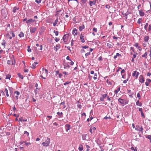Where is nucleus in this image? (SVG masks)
<instances>
[{
	"mask_svg": "<svg viewBox=\"0 0 151 151\" xmlns=\"http://www.w3.org/2000/svg\"><path fill=\"white\" fill-rule=\"evenodd\" d=\"M79 30L80 31H82L85 28V26L83 24H82L81 26L79 27Z\"/></svg>",
	"mask_w": 151,
	"mask_h": 151,
	"instance_id": "6ab92c4d",
	"label": "nucleus"
},
{
	"mask_svg": "<svg viewBox=\"0 0 151 151\" xmlns=\"http://www.w3.org/2000/svg\"><path fill=\"white\" fill-rule=\"evenodd\" d=\"M60 45L59 44H57L56 45V47L54 48V50L56 51L58 50L60 48Z\"/></svg>",
	"mask_w": 151,
	"mask_h": 151,
	"instance_id": "aec40b11",
	"label": "nucleus"
},
{
	"mask_svg": "<svg viewBox=\"0 0 151 151\" xmlns=\"http://www.w3.org/2000/svg\"><path fill=\"white\" fill-rule=\"evenodd\" d=\"M37 30V28L36 27H31L30 29V33L32 34L35 32Z\"/></svg>",
	"mask_w": 151,
	"mask_h": 151,
	"instance_id": "6e6552de",
	"label": "nucleus"
},
{
	"mask_svg": "<svg viewBox=\"0 0 151 151\" xmlns=\"http://www.w3.org/2000/svg\"><path fill=\"white\" fill-rule=\"evenodd\" d=\"M31 68L33 69H35L36 68L35 65L34 63L32 64L31 66Z\"/></svg>",
	"mask_w": 151,
	"mask_h": 151,
	"instance_id": "79ce46f5",
	"label": "nucleus"
},
{
	"mask_svg": "<svg viewBox=\"0 0 151 151\" xmlns=\"http://www.w3.org/2000/svg\"><path fill=\"white\" fill-rule=\"evenodd\" d=\"M24 143L26 146H28L31 145V143L30 142H26V141H24Z\"/></svg>",
	"mask_w": 151,
	"mask_h": 151,
	"instance_id": "4d7b16f0",
	"label": "nucleus"
},
{
	"mask_svg": "<svg viewBox=\"0 0 151 151\" xmlns=\"http://www.w3.org/2000/svg\"><path fill=\"white\" fill-rule=\"evenodd\" d=\"M3 52V50L2 49H1L0 50V58H2V52Z\"/></svg>",
	"mask_w": 151,
	"mask_h": 151,
	"instance_id": "37998d69",
	"label": "nucleus"
},
{
	"mask_svg": "<svg viewBox=\"0 0 151 151\" xmlns=\"http://www.w3.org/2000/svg\"><path fill=\"white\" fill-rule=\"evenodd\" d=\"M36 45L38 47V49L39 50H42V45H40L38 44H36Z\"/></svg>",
	"mask_w": 151,
	"mask_h": 151,
	"instance_id": "4be33fe9",
	"label": "nucleus"
},
{
	"mask_svg": "<svg viewBox=\"0 0 151 151\" xmlns=\"http://www.w3.org/2000/svg\"><path fill=\"white\" fill-rule=\"evenodd\" d=\"M19 36L20 37H24V35L22 32H20V33L19 34Z\"/></svg>",
	"mask_w": 151,
	"mask_h": 151,
	"instance_id": "72a5a7b5",
	"label": "nucleus"
},
{
	"mask_svg": "<svg viewBox=\"0 0 151 151\" xmlns=\"http://www.w3.org/2000/svg\"><path fill=\"white\" fill-rule=\"evenodd\" d=\"M87 134H83L82 135V139L83 140H86V137Z\"/></svg>",
	"mask_w": 151,
	"mask_h": 151,
	"instance_id": "c756f323",
	"label": "nucleus"
},
{
	"mask_svg": "<svg viewBox=\"0 0 151 151\" xmlns=\"http://www.w3.org/2000/svg\"><path fill=\"white\" fill-rule=\"evenodd\" d=\"M96 130V127H90V129L89 131L91 133H92L93 131V132H94Z\"/></svg>",
	"mask_w": 151,
	"mask_h": 151,
	"instance_id": "f8f14e48",
	"label": "nucleus"
},
{
	"mask_svg": "<svg viewBox=\"0 0 151 151\" xmlns=\"http://www.w3.org/2000/svg\"><path fill=\"white\" fill-rule=\"evenodd\" d=\"M139 15L141 16H143L145 15L144 13L141 10H139Z\"/></svg>",
	"mask_w": 151,
	"mask_h": 151,
	"instance_id": "cd10ccee",
	"label": "nucleus"
},
{
	"mask_svg": "<svg viewBox=\"0 0 151 151\" xmlns=\"http://www.w3.org/2000/svg\"><path fill=\"white\" fill-rule=\"evenodd\" d=\"M1 17L3 19H5L8 14L7 11L6 9H2L1 11Z\"/></svg>",
	"mask_w": 151,
	"mask_h": 151,
	"instance_id": "f257e3e1",
	"label": "nucleus"
},
{
	"mask_svg": "<svg viewBox=\"0 0 151 151\" xmlns=\"http://www.w3.org/2000/svg\"><path fill=\"white\" fill-rule=\"evenodd\" d=\"M17 75L18 76V77L20 78H21L22 79H23V76L20 73H17Z\"/></svg>",
	"mask_w": 151,
	"mask_h": 151,
	"instance_id": "7c9ffc66",
	"label": "nucleus"
},
{
	"mask_svg": "<svg viewBox=\"0 0 151 151\" xmlns=\"http://www.w3.org/2000/svg\"><path fill=\"white\" fill-rule=\"evenodd\" d=\"M139 82L142 83H143L144 82L145 80L144 79L143 76L142 75H141L139 76Z\"/></svg>",
	"mask_w": 151,
	"mask_h": 151,
	"instance_id": "1a4fd4ad",
	"label": "nucleus"
},
{
	"mask_svg": "<svg viewBox=\"0 0 151 151\" xmlns=\"http://www.w3.org/2000/svg\"><path fill=\"white\" fill-rule=\"evenodd\" d=\"M91 54V52H88L85 54V56L86 57H87V56L90 55Z\"/></svg>",
	"mask_w": 151,
	"mask_h": 151,
	"instance_id": "3c124183",
	"label": "nucleus"
},
{
	"mask_svg": "<svg viewBox=\"0 0 151 151\" xmlns=\"http://www.w3.org/2000/svg\"><path fill=\"white\" fill-rule=\"evenodd\" d=\"M70 61V62L69 63V64L71 65H73L74 64V63L71 60V61Z\"/></svg>",
	"mask_w": 151,
	"mask_h": 151,
	"instance_id": "338daca9",
	"label": "nucleus"
},
{
	"mask_svg": "<svg viewBox=\"0 0 151 151\" xmlns=\"http://www.w3.org/2000/svg\"><path fill=\"white\" fill-rule=\"evenodd\" d=\"M96 1L94 0L93 1H90L89 2V5L90 6H92V5H95L96 4Z\"/></svg>",
	"mask_w": 151,
	"mask_h": 151,
	"instance_id": "ddd939ff",
	"label": "nucleus"
},
{
	"mask_svg": "<svg viewBox=\"0 0 151 151\" xmlns=\"http://www.w3.org/2000/svg\"><path fill=\"white\" fill-rule=\"evenodd\" d=\"M105 7L106 8L108 9H109L110 7V6L108 4H106Z\"/></svg>",
	"mask_w": 151,
	"mask_h": 151,
	"instance_id": "774afa93",
	"label": "nucleus"
},
{
	"mask_svg": "<svg viewBox=\"0 0 151 151\" xmlns=\"http://www.w3.org/2000/svg\"><path fill=\"white\" fill-rule=\"evenodd\" d=\"M142 21V19L139 18L137 21V23L138 24H140Z\"/></svg>",
	"mask_w": 151,
	"mask_h": 151,
	"instance_id": "8fccbe9b",
	"label": "nucleus"
},
{
	"mask_svg": "<svg viewBox=\"0 0 151 151\" xmlns=\"http://www.w3.org/2000/svg\"><path fill=\"white\" fill-rule=\"evenodd\" d=\"M12 62V60H7V63L9 65H11V64Z\"/></svg>",
	"mask_w": 151,
	"mask_h": 151,
	"instance_id": "5fc2aeb1",
	"label": "nucleus"
},
{
	"mask_svg": "<svg viewBox=\"0 0 151 151\" xmlns=\"http://www.w3.org/2000/svg\"><path fill=\"white\" fill-rule=\"evenodd\" d=\"M72 34L74 35V36L78 35V32L77 29L76 28H73L72 32Z\"/></svg>",
	"mask_w": 151,
	"mask_h": 151,
	"instance_id": "9d476101",
	"label": "nucleus"
},
{
	"mask_svg": "<svg viewBox=\"0 0 151 151\" xmlns=\"http://www.w3.org/2000/svg\"><path fill=\"white\" fill-rule=\"evenodd\" d=\"M24 134L26 135L27 136H28L29 135V133L26 131H25L24 132Z\"/></svg>",
	"mask_w": 151,
	"mask_h": 151,
	"instance_id": "c03bdc74",
	"label": "nucleus"
},
{
	"mask_svg": "<svg viewBox=\"0 0 151 151\" xmlns=\"http://www.w3.org/2000/svg\"><path fill=\"white\" fill-rule=\"evenodd\" d=\"M139 74V73L137 72V70H135L133 72L132 76L133 77H135V79H137L138 78Z\"/></svg>",
	"mask_w": 151,
	"mask_h": 151,
	"instance_id": "39448f33",
	"label": "nucleus"
},
{
	"mask_svg": "<svg viewBox=\"0 0 151 151\" xmlns=\"http://www.w3.org/2000/svg\"><path fill=\"white\" fill-rule=\"evenodd\" d=\"M96 142L98 144H99L100 143V141L99 139H98L97 140H96Z\"/></svg>",
	"mask_w": 151,
	"mask_h": 151,
	"instance_id": "e2e57ef3",
	"label": "nucleus"
},
{
	"mask_svg": "<svg viewBox=\"0 0 151 151\" xmlns=\"http://www.w3.org/2000/svg\"><path fill=\"white\" fill-rule=\"evenodd\" d=\"M147 53L145 52L144 54L142 55V57H145V59L147 58Z\"/></svg>",
	"mask_w": 151,
	"mask_h": 151,
	"instance_id": "c9c22d12",
	"label": "nucleus"
},
{
	"mask_svg": "<svg viewBox=\"0 0 151 151\" xmlns=\"http://www.w3.org/2000/svg\"><path fill=\"white\" fill-rule=\"evenodd\" d=\"M93 31L95 32H97V29L96 28L94 27L93 28Z\"/></svg>",
	"mask_w": 151,
	"mask_h": 151,
	"instance_id": "0e129e2a",
	"label": "nucleus"
},
{
	"mask_svg": "<svg viewBox=\"0 0 151 151\" xmlns=\"http://www.w3.org/2000/svg\"><path fill=\"white\" fill-rule=\"evenodd\" d=\"M58 22V18H57L55 21L53 23V26L54 27L56 26Z\"/></svg>",
	"mask_w": 151,
	"mask_h": 151,
	"instance_id": "bb28decb",
	"label": "nucleus"
},
{
	"mask_svg": "<svg viewBox=\"0 0 151 151\" xmlns=\"http://www.w3.org/2000/svg\"><path fill=\"white\" fill-rule=\"evenodd\" d=\"M15 63H16V61L15 60V59H14V58H13L12 59V62L11 64H12V65H14L15 64Z\"/></svg>",
	"mask_w": 151,
	"mask_h": 151,
	"instance_id": "e433bc0d",
	"label": "nucleus"
},
{
	"mask_svg": "<svg viewBox=\"0 0 151 151\" xmlns=\"http://www.w3.org/2000/svg\"><path fill=\"white\" fill-rule=\"evenodd\" d=\"M143 128L141 126H139V129L138 131H139V132H140L142 134L143 133Z\"/></svg>",
	"mask_w": 151,
	"mask_h": 151,
	"instance_id": "f3484780",
	"label": "nucleus"
},
{
	"mask_svg": "<svg viewBox=\"0 0 151 151\" xmlns=\"http://www.w3.org/2000/svg\"><path fill=\"white\" fill-rule=\"evenodd\" d=\"M147 30L149 32H150L151 31V25L150 24L149 25L148 28Z\"/></svg>",
	"mask_w": 151,
	"mask_h": 151,
	"instance_id": "09e8293b",
	"label": "nucleus"
},
{
	"mask_svg": "<svg viewBox=\"0 0 151 151\" xmlns=\"http://www.w3.org/2000/svg\"><path fill=\"white\" fill-rule=\"evenodd\" d=\"M4 93H5L6 96L7 97H9V94H8V90L6 88H5L4 89Z\"/></svg>",
	"mask_w": 151,
	"mask_h": 151,
	"instance_id": "c85d7f7f",
	"label": "nucleus"
},
{
	"mask_svg": "<svg viewBox=\"0 0 151 151\" xmlns=\"http://www.w3.org/2000/svg\"><path fill=\"white\" fill-rule=\"evenodd\" d=\"M79 151H84L83 149V147L82 144H80L78 148Z\"/></svg>",
	"mask_w": 151,
	"mask_h": 151,
	"instance_id": "dca6fc26",
	"label": "nucleus"
},
{
	"mask_svg": "<svg viewBox=\"0 0 151 151\" xmlns=\"http://www.w3.org/2000/svg\"><path fill=\"white\" fill-rule=\"evenodd\" d=\"M32 19L30 18L28 20L26 21V22L27 24H28L29 23H32Z\"/></svg>",
	"mask_w": 151,
	"mask_h": 151,
	"instance_id": "473e14b6",
	"label": "nucleus"
},
{
	"mask_svg": "<svg viewBox=\"0 0 151 151\" xmlns=\"http://www.w3.org/2000/svg\"><path fill=\"white\" fill-rule=\"evenodd\" d=\"M71 83V82L69 81H67L65 83H64V85L65 86L67 84H68Z\"/></svg>",
	"mask_w": 151,
	"mask_h": 151,
	"instance_id": "13d9d810",
	"label": "nucleus"
},
{
	"mask_svg": "<svg viewBox=\"0 0 151 151\" xmlns=\"http://www.w3.org/2000/svg\"><path fill=\"white\" fill-rule=\"evenodd\" d=\"M146 81H147L145 82V84L147 86H148L151 82V80L150 79H147Z\"/></svg>",
	"mask_w": 151,
	"mask_h": 151,
	"instance_id": "2eb2a0df",
	"label": "nucleus"
},
{
	"mask_svg": "<svg viewBox=\"0 0 151 151\" xmlns=\"http://www.w3.org/2000/svg\"><path fill=\"white\" fill-rule=\"evenodd\" d=\"M123 14L124 15V17H125L126 19H127V15H128V13H126L124 14Z\"/></svg>",
	"mask_w": 151,
	"mask_h": 151,
	"instance_id": "864d4df0",
	"label": "nucleus"
},
{
	"mask_svg": "<svg viewBox=\"0 0 151 151\" xmlns=\"http://www.w3.org/2000/svg\"><path fill=\"white\" fill-rule=\"evenodd\" d=\"M137 108L138 109L139 111H140L141 113V112L143 111L142 109V108Z\"/></svg>",
	"mask_w": 151,
	"mask_h": 151,
	"instance_id": "69168bd1",
	"label": "nucleus"
},
{
	"mask_svg": "<svg viewBox=\"0 0 151 151\" xmlns=\"http://www.w3.org/2000/svg\"><path fill=\"white\" fill-rule=\"evenodd\" d=\"M141 117L142 118H145V116L144 114L143 113V111L141 112Z\"/></svg>",
	"mask_w": 151,
	"mask_h": 151,
	"instance_id": "a19ab883",
	"label": "nucleus"
},
{
	"mask_svg": "<svg viewBox=\"0 0 151 151\" xmlns=\"http://www.w3.org/2000/svg\"><path fill=\"white\" fill-rule=\"evenodd\" d=\"M120 38L119 37H116L115 36H114L113 37V38L114 40H117L118 38Z\"/></svg>",
	"mask_w": 151,
	"mask_h": 151,
	"instance_id": "680f3d73",
	"label": "nucleus"
},
{
	"mask_svg": "<svg viewBox=\"0 0 151 151\" xmlns=\"http://www.w3.org/2000/svg\"><path fill=\"white\" fill-rule=\"evenodd\" d=\"M134 46L137 48L138 49H139V48H140V47L138 46V44L137 43H136L134 45Z\"/></svg>",
	"mask_w": 151,
	"mask_h": 151,
	"instance_id": "58836bf2",
	"label": "nucleus"
},
{
	"mask_svg": "<svg viewBox=\"0 0 151 151\" xmlns=\"http://www.w3.org/2000/svg\"><path fill=\"white\" fill-rule=\"evenodd\" d=\"M137 97L139 99H140L141 96L139 94V92L137 93Z\"/></svg>",
	"mask_w": 151,
	"mask_h": 151,
	"instance_id": "6e6d98bb",
	"label": "nucleus"
},
{
	"mask_svg": "<svg viewBox=\"0 0 151 151\" xmlns=\"http://www.w3.org/2000/svg\"><path fill=\"white\" fill-rule=\"evenodd\" d=\"M84 34H83L81 33L80 35V39L81 40V42L82 43H84L85 42V40H86V38L85 37Z\"/></svg>",
	"mask_w": 151,
	"mask_h": 151,
	"instance_id": "20e7f679",
	"label": "nucleus"
},
{
	"mask_svg": "<svg viewBox=\"0 0 151 151\" xmlns=\"http://www.w3.org/2000/svg\"><path fill=\"white\" fill-rule=\"evenodd\" d=\"M136 104L137 105L139 106H141L142 105V104L140 102L139 100H137L136 102Z\"/></svg>",
	"mask_w": 151,
	"mask_h": 151,
	"instance_id": "5701e85b",
	"label": "nucleus"
},
{
	"mask_svg": "<svg viewBox=\"0 0 151 151\" xmlns=\"http://www.w3.org/2000/svg\"><path fill=\"white\" fill-rule=\"evenodd\" d=\"M107 94H104L102 95V97L104 99H105L106 97L107 96Z\"/></svg>",
	"mask_w": 151,
	"mask_h": 151,
	"instance_id": "bf43d9fd",
	"label": "nucleus"
},
{
	"mask_svg": "<svg viewBox=\"0 0 151 151\" xmlns=\"http://www.w3.org/2000/svg\"><path fill=\"white\" fill-rule=\"evenodd\" d=\"M65 128L66 132H68L71 129L70 125L68 124H66L65 126Z\"/></svg>",
	"mask_w": 151,
	"mask_h": 151,
	"instance_id": "423d86ee",
	"label": "nucleus"
},
{
	"mask_svg": "<svg viewBox=\"0 0 151 151\" xmlns=\"http://www.w3.org/2000/svg\"><path fill=\"white\" fill-rule=\"evenodd\" d=\"M11 76L10 75H6V77L5 78L6 79H10V77H11Z\"/></svg>",
	"mask_w": 151,
	"mask_h": 151,
	"instance_id": "de8ad7c7",
	"label": "nucleus"
},
{
	"mask_svg": "<svg viewBox=\"0 0 151 151\" xmlns=\"http://www.w3.org/2000/svg\"><path fill=\"white\" fill-rule=\"evenodd\" d=\"M14 94H16L17 96L19 95L20 93L19 91H15L14 92Z\"/></svg>",
	"mask_w": 151,
	"mask_h": 151,
	"instance_id": "a18cd8bd",
	"label": "nucleus"
},
{
	"mask_svg": "<svg viewBox=\"0 0 151 151\" xmlns=\"http://www.w3.org/2000/svg\"><path fill=\"white\" fill-rule=\"evenodd\" d=\"M54 32L55 33V35L57 36L58 35V31H54Z\"/></svg>",
	"mask_w": 151,
	"mask_h": 151,
	"instance_id": "052dcab7",
	"label": "nucleus"
},
{
	"mask_svg": "<svg viewBox=\"0 0 151 151\" xmlns=\"http://www.w3.org/2000/svg\"><path fill=\"white\" fill-rule=\"evenodd\" d=\"M107 46L109 47V48H111L112 47V45L111 44L109 43H107Z\"/></svg>",
	"mask_w": 151,
	"mask_h": 151,
	"instance_id": "49530a36",
	"label": "nucleus"
},
{
	"mask_svg": "<svg viewBox=\"0 0 151 151\" xmlns=\"http://www.w3.org/2000/svg\"><path fill=\"white\" fill-rule=\"evenodd\" d=\"M149 39V37L148 36H145L144 38V40L145 42H148Z\"/></svg>",
	"mask_w": 151,
	"mask_h": 151,
	"instance_id": "b1692460",
	"label": "nucleus"
},
{
	"mask_svg": "<svg viewBox=\"0 0 151 151\" xmlns=\"http://www.w3.org/2000/svg\"><path fill=\"white\" fill-rule=\"evenodd\" d=\"M69 35L68 34H67L66 35H64L63 37V40L64 42L65 43L67 42V37H68V36Z\"/></svg>",
	"mask_w": 151,
	"mask_h": 151,
	"instance_id": "9b49d317",
	"label": "nucleus"
},
{
	"mask_svg": "<svg viewBox=\"0 0 151 151\" xmlns=\"http://www.w3.org/2000/svg\"><path fill=\"white\" fill-rule=\"evenodd\" d=\"M86 115L85 113H83L81 114V118L82 120H84L86 118Z\"/></svg>",
	"mask_w": 151,
	"mask_h": 151,
	"instance_id": "a211bd4d",
	"label": "nucleus"
},
{
	"mask_svg": "<svg viewBox=\"0 0 151 151\" xmlns=\"http://www.w3.org/2000/svg\"><path fill=\"white\" fill-rule=\"evenodd\" d=\"M63 65L64 66V68L65 69H66L67 68H69L70 67V66L67 63H63Z\"/></svg>",
	"mask_w": 151,
	"mask_h": 151,
	"instance_id": "4468645a",
	"label": "nucleus"
},
{
	"mask_svg": "<svg viewBox=\"0 0 151 151\" xmlns=\"http://www.w3.org/2000/svg\"><path fill=\"white\" fill-rule=\"evenodd\" d=\"M57 114H58L60 117H61L63 115V113L62 112H58L57 113Z\"/></svg>",
	"mask_w": 151,
	"mask_h": 151,
	"instance_id": "2f4dec72",
	"label": "nucleus"
},
{
	"mask_svg": "<svg viewBox=\"0 0 151 151\" xmlns=\"http://www.w3.org/2000/svg\"><path fill=\"white\" fill-rule=\"evenodd\" d=\"M9 32L10 34H11L12 36L13 37H15V35L12 31H10Z\"/></svg>",
	"mask_w": 151,
	"mask_h": 151,
	"instance_id": "ea45409f",
	"label": "nucleus"
},
{
	"mask_svg": "<svg viewBox=\"0 0 151 151\" xmlns=\"http://www.w3.org/2000/svg\"><path fill=\"white\" fill-rule=\"evenodd\" d=\"M50 142V138L47 137L46 140L45 142H43L42 143V145L45 147H47L49 146V144Z\"/></svg>",
	"mask_w": 151,
	"mask_h": 151,
	"instance_id": "f03ea898",
	"label": "nucleus"
},
{
	"mask_svg": "<svg viewBox=\"0 0 151 151\" xmlns=\"http://www.w3.org/2000/svg\"><path fill=\"white\" fill-rule=\"evenodd\" d=\"M119 56H121V55L119 53H117L116 54V55H114V59H116L117 58V57Z\"/></svg>",
	"mask_w": 151,
	"mask_h": 151,
	"instance_id": "f704fd0d",
	"label": "nucleus"
},
{
	"mask_svg": "<svg viewBox=\"0 0 151 151\" xmlns=\"http://www.w3.org/2000/svg\"><path fill=\"white\" fill-rule=\"evenodd\" d=\"M19 8L17 7L16 6H15L13 8V9L12 12L13 13H15L17 10H18L19 9Z\"/></svg>",
	"mask_w": 151,
	"mask_h": 151,
	"instance_id": "a878e982",
	"label": "nucleus"
},
{
	"mask_svg": "<svg viewBox=\"0 0 151 151\" xmlns=\"http://www.w3.org/2000/svg\"><path fill=\"white\" fill-rule=\"evenodd\" d=\"M42 0H35V1L36 3H37L38 4H39L41 2Z\"/></svg>",
	"mask_w": 151,
	"mask_h": 151,
	"instance_id": "603ef678",
	"label": "nucleus"
},
{
	"mask_svg": "<svg viewBox=\"0 0 151 151\" xmlns=\"http://www.w3.org/2000/svg\"><path fill=\"white\" fill-rule=\"evenodd\" d=\"M118 101L122 104H126L128 102L126 101V100L124 99H122L121 98H119L118 100Z\"/></svg>",
	"mask_w": 151,
	"mask_h": 151,
	"instance_id": "7ed1b4c3",
	"label": "nucleus"
},
{
	"mask_svg": "<svg viewBox=\"0 0 151 151\" xmlns=\"http://www.w3.org/2000/svg\"><path fill=\"white\" fill-rule=\"evenodd\" d=\"M87 1V0H82L81 1V5L84 4L86 3V2Z\"/></svg>",
	"mask_w": 151,
	"mask_h": 151,
	"instance_id": "4c0bfd02",
	"label": "nucleus"
},
{
	"mask_svg": "<svg viewBox=\"0 0 151 151\" xmlns=\"http://www.w3.org/2000/svg\"><path fill=\"white\" fill-rule=\"evenodd\" d=\"M63 13L62 12V10H61L59 11H56V14L55 16L57 17H59L60 15H62Z\"/></svg>",
	"mask_w": 151,
	"mask_h": 151,
	"instance_id": "0eeeda50",
	"label": "nucleus"
},
{
	"mask_svg": "<svg viewBox=\"0 0 151 151\" xmlns=\"http://www.w3.org/2000/svg\"><path fill=\"white\" fill-rule=\"evenodd\" d=\"M120 90V86H119L116 89H115L114 90V92L115 94H117L118 92Z\"/></svg>",
	"mask_w": 151,
	"mask_h": 151,
	"instance_id": "412c9836",
	"label": "nucleus"
},
{
	"mask_svg": "<svg viewBox=\"0 0 151 151\" xmlns=\"http://www.w3.org/2000/svg\"><path fill=\"white\" fill-rule=\"evenodd\" d=\"M9 91L10 93L11 94H13V93L14 89L12 87H9Z\"/></svg>",
	"mask_w": 151,
	"mask_h": 151,
	"instance_id": "393cba45",
	"label": "nucleus"
}]
</instances>
